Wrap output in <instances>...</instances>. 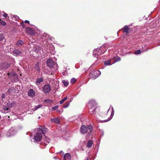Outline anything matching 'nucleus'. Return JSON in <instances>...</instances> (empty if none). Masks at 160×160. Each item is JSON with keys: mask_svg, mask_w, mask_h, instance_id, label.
<instances>
[{"mask_svg": "<svg viewBox=\"0 0 160 160\" xmlns=\"http://www.w3.org/2000/svg\"><path fill=\"white\" fill-rule=\"evenodd\" d=\"M42 37L43 38H44L45 40H47L48 39H49L48 38H50V35L46 33H44L42 35Z\"/></svg>", "mask_w": 160, "mask_h": 160, "instance_id": "nucleus-21", "label": "nucleus"}, {"mask_svg": "<svg viewBox=\"0 0 160 160\" xmlns=\"http://www.w3.org/2000/svg\"><path fill=\"white\" fill-rule=\"evenodd\" d=\"M8 108H5L3 110L2 112L3 113H6L8 112Z\"/></svg>", "mask_w": 160, "mask_h": 160, "instance_id": "nucleus-34", "label": "nucleus"}, {"mask_svg": "<svg viewBox=\"0 0 160 160\" xmlns=\"http://www.w3.org/2000/svg\"><path fill=\"white\" fill-rule=\"evenodd\" d=\"M8 118H9V116H8Z\"/></svg>", "mask_w": 160, "mask_h": 160, "instance_id": "nucleus-49", "label": "nucleus"}, {"mask_svg": "<svg viewBox=\"0 0 160 160\" xmlns=\"http://www.w3.org/2000/svg\"><path fill=\"white\" fill-rule=\"evenodd\" d=\"M33 51L36 52L38 56L39 57H42L41 55L44 54L42 48L40 46H37L34 48Z\"/></svg>", "mask_w": 160, "mask_h": 160, "instance_id": "nucleus-5", "label": "nucleus"}, {"mask_svg": "<svg viewBox=\"0 0 160 160\" xmlns=\"http://www.w3.org/2000/svg\"><path fill=\"white\" fill-rule=\"evenodd\" d=\"M49 38V39L52 40V41H53L54 40V38L52 37H51L50 36V38Z\"/></svg>", "mask_w": 160, "mask_h": 160, "instance_id": "nucleus-43", "label": "nucleus"}, {"mask_svg": "<svg viewBox=\"0 0 160 160\" xmlns=\"http://www.w3.org/2000/svg\"><path fill=\"white\" fill-rule=\"evenodd\" d=\"M24 43V42L22 40H19L17 43V45L18 46V47H19L20 46H22Z\"/></svg>", "mask_w": 160, "mask_h": 160, "instance_id": "nucleus-23", "label": "nucleus"}, {"mask_svg": "<svg viewBox=\"0 0 160 160\" xmlns=\"http://www.w3.org/2000/svg\"><path fill=\"white\" fill-rule=\"evenodd\" d=\"M47 64L50 68H54L55 70H57L58 68V65L57 63H54L53 61L50 58H49L47 61Z\"/></svg>", "mask_w": 160, "mask_h": 160, "instance_id": "nucleus-2", "label": "nucleus"}, {"mask_svg": "<svg viewBox=\"0 0 160 160\" xmlns=\"http://www.w3.org/2000/svg\"><path fill=\"white\" fill-rule=\"evenodd\" d=\"M4 39V36L3 34L0 33V41H2Z\"/></svg>", "mask_w": 160, "mask_h": 160, "instance_id": "nucleus-33", "label": "nucleus"}, {"mask_svg": "<svg viewBox=\"0 0 160 160\" xmlns=\"http://www.w3.org/2000/svg\"><path fill=\"white\" fill-rule=\"evenodd\" d=\"M107 50V48L104 45L98 48V57L102 55Z\"/></svg>", "mask_w": 160, "mask_h": 160, "instance_id": "nucleus-8", "label": "nucleus"}, {"mask_svg": "<svg viewBox=\"0 0 160 160\" xmlns=\"http://www.w3.org/2000/svg\"><path fill=\"white\" fill-rule=\"evenodd\" d=\"M77 81L76 79L75 78H72L70 81V82L72 84L75 83Z\"/></svg>", "mask_w": 160, "mask_h": 160, "instance_id": "nucleus-31", "label": "nucleus"}, {"mask_svg": "<svg viewBox=\"0 0 160 160\" xmlns=\"http://www.w3.org/2000/svg\"><path fill=\"white\" fill-rule=\"evenodd\" d=\"M27 31L31 35H34L35 34L34 30L30 28H27Z\"/></svg>", "mask_w": 160, "mask_h": 160, "instance_id": "nucleus-12", "label": "nucleus"}, {"mask_svg": "<svg viewBox=\"0 0 160 160\" xmlns=\"http://www.w3.org/2000/svg\"><path fill=\"white\" fill-rule=\"evenodd\" d=\"M28 95L31 98H33L35 96V92L32 89H30L28 92Z\"/></svg>", "mask_w": 160, "mask_h": 160, "instance_id": "nucleus-11", "label": "nucleus"}, {"mask_svg": "<svg viewBox=\"0 0 160 160\" xmlns=\"http://www.w3.org/2000/svg\"><path fill=\"white\" fill-rule=\"evenodd\" d=\"M13 54L15 55H19L22 53L20 51L17 49H15L13 50Z\"/></svg>", "mask_w": 160, "mask_h": 160, "instance_id": "nucleus-16", "label": "nucleus"}, {"mask_svg": "<svg viewBox=\"0 0 160 160\" xmlns=\"http://www.w3.org/2000/svg\"><path fill=\"white\" fill-rule=\"evenodd\" d=\"M51 90V86L49 84L45 85L43 87V92L45 94L49 93Z\"/></svg>", "mask_w": 160, "mask_h": 160, "instance_id": "nucleus-9", "label": "nucleus"}, {"mask_svg": "<svg viewBox=\"0 0 160 160\" xmlns=\"http://www.w3.org/2000/svg\"><path fill=\"white\" fill-rule=\"evenodd\" d=\"M3 16L5 18H7L8 16V14L6 13H4Z\"/></svg>", "mask_w": 160, "mask_h": 160, "instance_id": "nucleus-41", "label": "nucleus"}, {"mask_svg": "<svg viewBox=\"0 0 160 160\" xmlns=\"http://www.w3.org/2000/svg\"><path fill=\"white\" fill-rule=\"evenodd\" d=\"M93 57L97 58L98 57V48L95 49L93 51Z\"/></svg>", "mask_w": 160, "mask_h": 160, "instance_id": "nucleus-17", "label": "nucleus"}, {"mask_svg": "<svg viewBox=\"0 0 160 160\" xmlns=\"http://www.w3.org/2000/svg\"><path fill=\"white\" fill-rule=\"evenodd\" d=\"M13 17L16 20H18L19 19V17L17 15H14Z\"/></svg>", "mask_w": 160, "mask_h": 160, "instance_id": "nucleus-39", "label": "nucleus"}, {"mask_svg": "<svg viewBox=\"0 0 160 160\" xmlns=\"http://www.w3.org/2000/svg\"><path fill=\"white\" fill-rule=\"evenodd\" d=\"M110 120V118H108L107 119H106L104 120H102L101 121V122H108Z\"/></svg>", "mask_w": 160, "mask_h": 160, "instance_id": "nucleus-35", "label": "nucleus"}, {"mask_svg": "<svg viewBox=\"0 0 160 160\" xmlns=\"http://www.w3.org/2000/svg\"><path fill=\"white\" fill-rule=\"evenodd\" d=\"M92 144L93 141L91 140H89L87 145V147L88 148H91L92 146Z\"/></svg>", "mask_w": 160, "mask_h": 160, "instance_id": "nucleus-20", "label": "nucleus"}, {"mask_svg": "<svg viewBox=\"0 0 160 160\" xmlns=\"http://www.w3.org/2000/svg\"><path fill=\"white\" fill-rule=\"evenodd\" d=\"M122 29H123V33H126V34H128L129 33V28L128 26H125L124 27L122 28Z\"/></svg>", "mask_w": 160, "mask_h": 160, "instance_id": "nucleus-18", "label": "nucleus"}, {"mask_svg": "<svg viewBox=\"0 0 160 160\" xmlns=\"http://www.w3.org/2000/svg\"><path fill=\"white\" fill-rule=\"evenodd\" d=\"M60 152H62V151Z\"/></svg>", "mask_w": 160, "mask_h": 160, "instance_id": "nucleus-48", "label": "nucleus"}, {"mask_svg": "<svg viewBox=\"0 0 160 160\" xmlns=\"http://www.w3.org/2000/svg\"><path fill=\"white\" fill-rule=\"evenodd\" d=\"M52 100L50 99H47L44 100V102L46 103H50L52 102Z\"/></svg>", "mask_w": 160, "mask_h": 160, "instance_id": "nucleus-30", "label": "nucleus"}, {"mask_svg": "<svg viewBox=\"0 0 160 160\" xmlns=\"http://www.w3.org/2000/svg\"><path fill=\"white\" fill-rule=\"evenodd\" d=\"M50 141V139L48 137L45 136L42 140L41 144L44 146L47 145Z\"/></svg>", "mask_w": 160, "mask_h": 160, "instance_id": "nucleus-7", "label": "nucleus"}, {"mask_svg": "<svg viewBox=\"0 0 160 160\" xmlns=\"http://www.w3.org/2000/svg\"><path fill=\"white\" fill-rule=\"evenodd\" d=\"M120 59V58L118 57H115L114 58V62L113 63H114L115 62L119 61Z\"/></svg>", "mask_w": 160, "mask_h": 160, "instance_id": "nucleus-27", "label": "nucleus"}, {"mask_svg": "<svg viewBox=\"0 0 160 160\" xmlns=\"http://www.w3.org/2000/svg\"><path fill=\"white\" fill-rule=\"evenodd\" d=\"M70 102H66L63 105V107L64 108H66L68 107L70 105Z\"/></svg>", "mask_w": 160, "mask_h": 160, "instance_id": "nucleus-25", "label": "nucleus"}, {"mask_svg": "<svg viewBox=\"0 0 160 160\" xmlns=\"http://www.w3.org/2000/svg\"><path fill=\"white\" fill-rule=\"evenodd\" d=\"M101 74V72L99 70L92 71L90 74V76L91 79H95L97 78Z\"/></svg>", "mask_w": 160, "mask_h": 160, "instance_id": "nucleus-6", "label": "nucleus"}, {"mask_svg": "<svg viewBox=\"0 0 160 160\" xmlns=\"http://www.w3.org/2000/svg\"><path fill=\"white\" fill-rule=\"evenodd\" d=\"M9 66L10 64H9L7 63H4L2 65L1 67L4 69H6L9 68Z\"/></svg>", "mask_w": 160, "mask_h": 160, "instance_id": "nucleus-19", "label": "nucleus"}, {"mask_svg": "<svg viewBox=\"0 0 160 160\" xmlns=\"http://www.w3.org/2000/svg\"><path fill=\"white\" fill-rule=\"evenodd\" d=\"M102 136L103 135L104 132L102 131Z\"/></svg>", "mask_w": 160, "mask_h": 160, "instance_id": "nucleus-45", "label": "nucleus"}, {"mask_svg": "<svg viewBox=\"0 0 160 160\" xmlns=\"http://www.w3.org/2000/svg\"><path fill=\"white\" fill-rule=\"evenodd\" d=\"M5 94L3 93L2 94V97H1V98H2V100L3 99H4L5 97Z\"/></svg>", "mask_w": 160, "mask_h": 160, "instance_id": "nucleus-38", "label": "nucleus"}, {"mask_svg": "<svg viewBox=\"0 0 160 160\" xmlns=\"http://www.w3.org/2000/svg\"><path fill=\"white\" fill-rule=\"evenodd\" d=\"M43 78L42 77L38 78L35 81V83L38 85V84H40V83L43 82Z\"/></svg>", "mask_w": 160, "mask_h": 160, "instance_id": "nucleus-15", "label": "nucleus"}, {"mask_svg": "<svg viewBox=\"0 0 160 160\" xmlns=\"http://www.w3.org/2000/svg\"><path fill=\"white\" fill-rule=\"evenodd\" d=\"M58 108V105H56L54 107H53L52 108V110H57Z\"/></svg>", "mask_w": 160, "mask_h": 160, "instance_id": "nucleus-37", "label": "nucleus"}, {"mask_svg": "<svg viewBox=\"0 0 160 160\" xmlns=\"http://www.w3.org/2000/svg\"><path fill=\"white\" fill-rule=\"evenodd\" d=\"M40 117L39 116L38 117V119H40Z\"/></svg>", "mask_w": 160, "mask_h": 160, "instance_id": "nucleus-46", "label": "nucleus"}, {"mask_svg": "<svg viewBox=\"0 0 160 160\" xmlns=\"http://www.w3.org/2000/svg\"><path fill=\"white\" fill-rule=\"evenodd\" d=\"M34 68L36 71H37L38 72H40V68L39 66V62H37L35 65Z\"/></svg>", "mask_w": 160, "mask_h": 160, "instance_id": "nucleus-22", "label": "nucleus"}, {"mask_svg": "<svg viewBox=\"0 0 160 160\" xmlns=\"http://www.w3.org/2000/svg\"><path fill=\"white\" fill-rule=\"evenodd\" d=\"M1 21V19H0V25H2L3 26H5L6 24V22H5Z\"/></svg>", "mask_w": 160, "mask_h": 160, "instance_id": "nucleus-32", "label": "nucleus"}, {"mask_svg": "<svg viewBox=\"0 0 160 160\" xmlns=\"http://www.w3.org/2000/svg\"><path fill=\"white\" fill-rule=\"evenodd\" d=\"M50 121L52 122L57 124H59L60 123V120L59 118H52L51 119Z\"/></svg>", "mask_w": 160, "mask_h": 160, "instance_id": "nucleus-14", "label": "nucleus"}, {"mask_svg": "<svg viewBox=\"0 0 160 160\" xmlns=\"http://www.w3.org/2000/svg\"><path fill=\"white\" fill-rule=\"evenodd\" d=\"M38 132L36 133L33 138V141L34 142L37 143L40 141L42 138V133L45 134V132L46 131L47 128H43L38 129Z\"/></svg>", "mask_w": 160, "mask_h": 160, "instance_id": "nucleus-1", "label": "nucleus"}, {"mask_svg": "<svg viewBox=\"0 0 160 160\" xmlns=\"http://www.w3.org/2000/svg\"><path fill=\"white\" fill-rule=\"evenodd\" d=\"M141 53L140 50H137L134 53L135 54H138Z\"/></svg>", "mask_w": 160, "mask_h": 160, "instance_id": "nucleus-36", "label": "nucleus"}, {"mask_svg": "<svg viewBox=\"0 0 160 160\" xmlns=\"http://www.w3.org/2000/svg\"><path fill=\"white\" fill-rule=\"evenodd\" d=\"M114 110L113 108L112 107V111L111 114V116L112 115L113 116V115H114Z\"/></svg>", "mask_w": 160, "mask_h": 160, "instance_id": "nucleus-40", "label": "nucleus"}, {"mask_svg": "<svg viewBox=\"0 0 160 160\" xmlns=\"http://www.w3.org/2000/svg\"><path fill=\"white\" fill-rule=\"evenodd\" d=\"M110 109V108H109V109H108V112L109 111V110Z\"/></svg>", "mask_w": 160, "mask_h": 160, "instance_id": "nucleus-47", "label": "nucleus"}, {"mask_svg": "<svg viewBox=\"0 0 160 160\" xmlns=\"http://www.w3.org/2000/svg\"><path fill=\"white\" fill-rule=\"evenodd\" d=\"M67 99V97H66L63 98L62 99L60 102V104H62Z\"/></svg>", "mask_w": 160, "mask_h": 160, "instance_id": "nucleus-28", "label": "nucleus"}, {"mask_svg": "<svg viewBox=\"0 0 160 160\" xmlns=\"http://www.w3.org/2000/svg\"><path fill=\"white\" fill-rule=\"evenodd\" d=\"M110 65V59H108L107 61H105L104 62V65L107 66Z\"/></svg>", "mask_w": 160, "mask_h": 160, "instance_id": "nucleus-26", "label": "nucleus"}, {"mask_svg": "<svg viewBox=\"0 0 160 160\" xmlns=\"http://www.w3.org/2000/svg\"><path fill=\"white\" fill-rule=\"evenodd\" d=\"M92 129V127L91 126H88L86 127L85 125H82L80 131L82 133L84 134L87 132L89 133L91 132Z\"/></svg>", "mask_w": 160, "mask_h": 160, "instance_id": "nucleus-4", "label": "nucleus"}, {"mask_svg": "<svg viewBox=\"0 0 160 160\" xmlns=\"http://www.w3.org/2000/svg\"><path fill=\"white\" fill-rule=\"evenodd\" d=\"M21 25L23 28H25V24L23 22L21 23Z\"/></svg>", "mask_w": 160, "mask_h": 160, "instance_id": "nucleus-42", "label": "nucleus"}, {"mask_svg": "<svg viewBox=\"0 0 160 160\" xmlns=\"http://www.w3.org/2000/svg\"><path fill=\"white\" fill-rule=\"evenodd\" d=\"M24 22L25 23H29V21L28 20H26Z\"/></svg>", "mask_w": 160, "mask_h": 160, "instance_id": "nucleus-44", "label": "nucleus"}, {"mask_svg": "<svg viewBox=\"0 0 160 160\" xmlns=\"http://www.w3.org/2000/svg\"><path fill=\"white\" fill-rule=\"evenodd\" d=\"M89 104L91 107L90 110H92V111H90V113L91 114L94 113L97 108L96 107L97 105L96 101L94 100H91L89 102Z\"/></svg>", "mask_w": 160, "mask_h": 160, "instance_id": "nucleus-3", "label": "nucleus"}, {"mask_svg": "<svg viewBox=\"0 0 160 160\" xmlns=\"http://www.w3.org/2000/svg\"><path fill=\"white\" fill-rule=\"evenodd\" d=\"M42 105H38L37 106H36L35 107L32 109V110L33 111H34L40 108L42 106Z\"/></svg>", "mask_w": 160, "mask_h": 160, "instance_id": "nucleus-24", "label": "nucleus"}, {"mask_svg": "<svg viewBox=\"0 0 160 160\" xmlns=\"http://www.w3.org/2000/svg\"><path fill=\"white\" fill-rule=\"evenodd\" d=\"M71 158V155L69 153H66L64 156V159L65 160H70Z\"/></svg>", "mask_w": 160, "mask_h": 160, "instance_id": "nucleus-13", "label": "nucleus"}, {"mask_svg": "<svg viewBox=\"0 0 160 160\" xmlns=\"http://www.w3.org/2000/svg\"><path fill=\"white\" fill-rule=\"evenodd\" d=\"M17 133V131L13 128H11L7 134L8 137H11L15 135Z\"/></svg>", "mask_w": 160, "mask_h": 160, "instance_id": "nucleus-10", "label": "nucleus"}, {"mask_svg": "<svg viewBox=\"0 0 160 160\" xmlns=\"http://www.w3.org/2000/svg\"><path fill=\"white\" fill-rule=\"evenodd\" d=\"M63 84H64L65 86H67L68 85V82L66 81L65 80H63L62 81Z\"/></svg>", "mask_w": 160, "mask_h": 160, "instance_id": "nucleus-29", "label": "nucleus"}]
</instances>
